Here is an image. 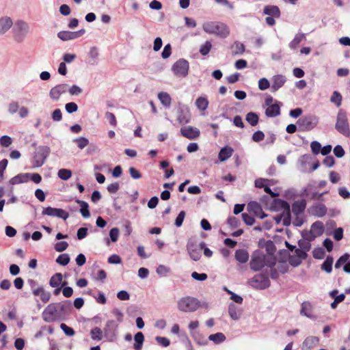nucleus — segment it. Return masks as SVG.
I'll list each match as a JSON object with an SVG mask.
<instances>
[{
  "mask_svg": "<svg viewBox=\"0 0 350 350\" xmlns=\"http://www.w3.org/2000/svg\"><path fill=\"white\" fill-rule=\"evenodd\" d=\"M306 206V201L300 200L295 201L292 204V212L295 215H299L303 213Z\"/></svg>",
  "mask_w": 350,
  "mask_h": 350,
  "instance_id": "obj_23",
  "label": "nucleus"
},
{
  "mask_svg": "<svg viewBox=\"0 0 350 350\" xmlns=\"http://www.w3.org/2000/svg\"><path fill=\"white\" fill-rule=\"evenodd\" d=\"M12 19L7 16L0 17V36L4 35L13 26Z\"/></svg>",
  "mask_w": 350,
  "mask_h": 350,
  "instance_id": "obj_19",
  "label": "nucleus"
},
{
  "mask_svg": "<svg viewBox=\"0 0 350 350\" xmlns=\"http://www.w3.org/2000/svg\"><path fill=\"white\" fill-rule=\"evenodd\" d=\"M194 341L200 346H206L208 345V340L199 332H195L191 334Z\"/></svg>",
  "mask_w": 350,
  "mask_h": 350,
  "instance_id": "obj_40",
  "label": "nucleus"
},
{
  "mask_svg": "<svg viewBox=\"0 0 350 350\" xmlns=\"http://www.w3.org/2000/svg\"><path fill=\"white\" fill-rule=\"evenodd\" d=\"M118 324L113 320L108 321L103 329L105 336L110 341L116 336Z\"/></svg>",
  "mask_w": 350,
  "mask_h": 350,
  "instance_id": "obj_17",
  "label": "nucleus"
},
{
  "mask_svg": "<svg viewBox=\"0 0 350 350\" xmlns=\"http://www.w3.org/2000/svg\"><path fill=\"white\" fill-rule=\"evenodd\" d=\"M319 119L314 115H308L299 118L297 125L301 131H310L317 125Z\"/></svg>",
  "mask_w": 350,
  "mask_h": 350,
  "instance_id": "obj_9",
  "label": "nucleus"
},
{
  "mask_svg": "<svg viewBox=\"0 0 350 350\" xmlns=\"http://www.w3.org/2000/svg\"><path fill=\"white\" fill-rule=\"evenodd\" d=\"M65 109L68 113H72L77 111L78 106L75 103L70 102L66 104Z\"/></svg>",
  "mask_w": 350,
  "mask_h": 350,
  "instance_id": "obj_60",
  "label": "nucleus"
},
{
  "mask_svg": "<svg viewBox=\"0 0 350 350\" xmlns=\"http://www.w3.org/2000/svg\"><path fill=\"white\" fill-rule=\"evenodd\" d=\"M234 150L228 146L222 148L218 154V159L220 162H224L228 159L232 155Z\"/></svg>",
  "mask_w": 350,
  "mask_h": 350,
  "instance_id": "obj_25",
  "label": "nucleus"
},
{
  "mask_svg": "<svg viewBox=\"0 0 350 350\" xmlns=\"http://www.w3.org/2000/svg\"><path fill=\"white\" fill-rule=\"evenodd\" d=\"M312 152L314 154H318L321 150V145L319 142L313 141L310 144Z\"/></svg>",
  "mask_w": 350,
  "mask_h": 350,
  "instance_id": "obj_56",
  "label": "nucleus"
},
{
  "mask_svg": "<svg viewBox=\"0 0 350 350\" xmlns=\"http://www.w3.org/2000/svg\"><path fill=\"white\" fill-rule=\"evenodd\" d=\"M55 304L57 308L60 317H62L63 314H67L71 306V302L68 300L55 303Z\"/></svg>",
  "mask_w": 350,
  "mask_h": 350,
  "instance_id": "obj_27",
  "label": "nucleus"
},
{
  "mask_svg": "<svg viewBox=\"0 0 350 350\" xmlns=\"http://www.w3.org/2000/svg\"><path fill=\"white\" fill-rule=\"evenodd\" d=\"M204 243L202 242L198 247L192 242H188L187 245V250L192 260L194 261L198 260L201 257V250L204 247Z\"/></svg>",
  "mask_w": 350,
  "mask_h": 350,
  "instance_id": "obj_15",
  "label": "nucleus"
},
{
  "mask_svg": "<svg viewBox=\"0 0 350 350\" xmlns=\"http://www.w3.org/2000/svg\"><path fill=\"white\" fill-rule=\"evenodd\" d=\"M275 265V258L269 254H265L262 252L256 251L253 253L250 262L251 269L258 271L265 266L273 267Z\"/></svg>",
  "mask_w": 350,
  "mask_h": 350,
  "instance_id": "obj_1",
  "label": "nucleus"
},
{
  "mask_svg": "<svg viewBox=\"0 0 350 350\" xmlns=\"http://www.w3.org/2000/svg\"><path fill=\"white\" fill-rule=\"evenodd\" d=\"M68 89V85L66 83H61L53 87L49 91V97L53 101L59 100L61 96L65 94Z\"/></svg>",
  "mask_w": 350,
  "mask_h": 350,
  "instance_id": "obj_14",
  "label": "nucleus"
},
{
  "mask_svg": "<svg viewBox=\"0 0 350 350\" xmlns=\"http://www.w3.org/2000/svg\"><path fill=\"white\" fill-rule=\"evenodd\" d=\"M319 342V339L317 336H310L307 337L302 344V349L304 350L311 349L316 347Z\"/></svg>",
  "mask_w": 350,
  "mask_h": 350,
  "instance_id": "obj_24",
  "label": "nucleus"
},
{
  "mask_svg": "<svg viewBox=\"0 0 350 350\" xmlns=\"http://www.w3.org/2000/svg\"><path fill=\"white\" fill-rule=\"evenodd\" d=\"M12 141L11 137L8 135H3L0 138V144L2 146L8 147L12 144Z\"/></svg>",
  "mask_w": 350,
  "mask_h": 350,
  "instance_id": "obj_64",
  "label": "nucleus"
},
{
  "mask_svg": "<svg viewBox=\"0 0 350 350\" xmlns=\"http://www.w3.org/2000/svg\"><path fill=\"white\" fill-rule=\"evenodd\" d=\"M62 274L60 273H57L51 278L49 280V284L53 288L58 287L59 286H65L66 284V282H62Z\"/></svg>",
  "mask_w": 350,
  "mask_h": 350,
  "instance_id": "obj_29",
  "label": "nucleus"
},
{
  "mask_svg": "<svg viewBox=\"0 0 350 350\" xmlns=\"http://www.w3.org/2000/svg\"><path fill=\"white\" fill-rule=\"evenodd\" d=\"M247 210L260 219H263L267 217V215L262 211L260 205L256 202H250L247 204Z\"/></svg>",
  "mask_w": 350,
  "mask_h": 350,
  "instance_id": "obj_21",
  "label": "nucleus"
},
{
  "mask_svg": "<svg viewBox=\"0 0 350 350\" xmlns=\"http://www.w3.org/2000/svg\"><path fill=\"white\" fill-rule=\"evenodd\" d=\"M264 14L269 15L271 16H274L276 18H279L280 16V11L278 6L276 5H267L265 7L263 10Z\"/></svg>",
  "mask_w": 350,
  "mask_h": 350,
  "instance_id": "obj_32",
  "label": "nucleus"
},
{
  "mask_svg": "<svg viewBox=\"0 0 350 350\" xmlns=\"http://www.w3.org/2000/svg\"><path fill=\"white\" fill-rule=\"evenodd\" d=\"M189 69V62L185 59L177 60L172 66L174 75L180 78H185L188 75Z\"/></svg>",
  "mask_w": 350,
  "mask_h": 350,
  "instance_id": "obj_7",
  "label": "nucleus"
},
{
  "mask_svg": "<svg viewBox=\"0 0 350 350\" xmlns=\"http://www.w3.org/2000/svg\"><path fill=\"white\" fill-rule=\"evenodd\" d=\"M270 87V82L266 78H261L258 81V88L260 90H265Z\"/></svg>",
  "mask_w": 350,
  "mask_h": 350,
  "instance_id": "obj_53",
  "label": "nucleus"
},
{
  "mask_svg": "<svg viewBox=\"0 0 350 350\" xmlns=\"http://www.w3.org/2000/svg\"><path fill=\"white\" fill-rule=\"evenodd\" d=\"M158 98L165 107L169 108L170 107L172 103V98L168 93L165 92H161L159 93Z\"/></svg>",
  "mask_w": 350,
  "mask_h": 350,
  "instance_id": "obj_34",
  "label": "nucleus"
},
{
  "mask_svg": "<svg viewBox=\"0 0 350 350\" xmlns=\"http://www.w3.org/2000/svg\"><path fill=\"white\" fill-rule=\"evenodd\" d=\"M42 317L47 323L54 322L61 318L55 303L50 304L45 308L42 313Z\"/></svg>",
  "mask_w": 350,
  "mask_h": 350,
  "instance_id": "obj_8",
  "label": "nucleus"
},
{
  "mask_svg": "<svg viewBox=\"0 0 350 350\" xmlns=\"http://www.w3.org/2000/svg\"><path fill=\"white\" fill-rule=\"evenodd\" d=\"M342 96L338 91H334L330 98V101L337 107H339L342 103Z\"/></svg>",
  "mask_w": 350,
  "mask_h": 350,
  "instance_id": "obj_44",
  "label": "nucleus"
},
{
  "mask_svg": "<svg viewBox=\"0 0 350 350\" xmlns=\"http://www.w3.org/2000/svg\"><path fill=\"white\" fill-rule=\"evenodd\" d=\"M51 152V149L46 146H39L34 152L32 159V165L33 167H40L45 162Z\"/></svg>",
  "mask_w": 350,
  "mask_h": 350,
  "instance_id": "obj_6",
  "label": "nucleus"
},
{
  "mask_svg": "<svg viewBox=\"0 0 350 350\" xmlns=\"http://www.w3.org/2000/svg\"><path fill=\"white\" fill-rule=\"evenodd\" d=\"M120 230L118 228H113L109 231L110 239L112 242H116L118 239Z\"/></svg>",
  "mask_w": 350,
  "mask_h": 350,
  "instance_id": "obj_55",
  "label": "nucleus"
},
{
  "mask_svg": "<svg viewBox=\"0 0 350 350\" xmlns=\"http://www.w3.org/2000/svg\"><path fill=\"white\" fill-rule=\"evenodd\" d=\"M209 102L206 96H201L197 98L195 101V105L197 109L201 112H204L208 107Z\"/></svg>",
  "mask_w": 350,
  "mask_h": 350,
  "instance_id": "obj_26",
  "label": "nucleus"
},
{
  "mask_svg": "<svg viewBox=\"0 0 350 350\" xmlns=\"http://www.w3.org/2000/svg\"><path fill=\"white\" fill-rule=\"evenodd\" d=\"M241 216H242L243 221L247 225L252 226L254 224L255 220L252 216L250 215L249 214H247L246 213H243Z\"/></svg>",
  "mask_w": 350,
  "mask_h": 350,
  "instance_id": "obj_62",
  "label": "nucleus"
},
{
  "mask_svg": "<svg viewBox=\"0 0 350 350\" xmlns=\"http://www.w3.org/2000/svg\"><path fill=\"white\" fill-rule=\"evenodd\" d=\"M170 269L165 265H159L157 268L156 272L158 275L161 276H165L169 272Z\"/></svg>",
  "mask_w": 350,
  "mask_h": 350,
  "instance_id": "obj_54",
  "label": "nucleus"
},
{
  "mask_svg": "<svg viewBox=\"0 0 350 350\" xmlns=\"http://www.w3.org/2000/svg\"><path fill=\"white\" fill-rule=\"evenodd\" d=\"M248 284L256 289H265L270 286L269 278L262 274L256 275L248 280Z\"/></svg>",
  "mask_w": 350,
  "mask_h": 350,
  "instance_id": "obj_10",
  "label": "nucleus"
},
{
  "mask_svg": "<svg viewBox=\"0 0 350 350\" xmlns=\"http://www.w3.org/2000/svg\"><path fill=\"white\" fill-rule=\"evenodd\" d=\"M275 202L282 209H283V212L281 214V219L282 220L283 225L285 226H288L291 223V208L289 204L286 201L280 199L276 200Z\"/></svg>",
  "mask_w": 350,
  "mask_h": 350,
  "instance_id": "obj_11",
  "label": "nucleus"
},
{
  "mask_svg": "<svg viewBox=\"0 0 350 350\" xmlns=\"http://www.w3.org/2000/svg\"><path fill=\"white\" fill-rule=\"evenodd\" d=\"M235 258L241 263H245L249 259V254L244 250H238L235 252Z\"/></svg>",
  "mask_w": 350,
  "mask_h": 350,
  "instance_id": "obj_39",
  "label": "nucleus"
},
{
  "mask_svg": "<svg viewBox=\"0 0 350 350\" xmlns=\"http://www.w3.org/2000/svg\"><path fill=\"white\" fill-rule=\"evenodd\" d=\"M69 262L70 257L67 254H61L56 259V262L62 266L67 265L69 263Z\"/></svg>",
  "mask_w": 350,
  "mask_h": 350,
  "instance_id": "obj_48",
  "label": "nucleus"
},
{
  "mask_svg": "<svg viewBox=\"0 0 350 350\" xmlns=\"http://www.w3.org/2000/svg\"><path fill=\"white\" fill-rule=\"evenodd\" d=\"M29 178L30 173L19 174L12 178L10 180V183L12 185L27 183Z\"/></svg>",
  "mask_w": 350,
  "mask_h": 350,
  "instance_id": "obj_30",
  "label": "nucleus"
},
{
  "mask_svg": "<svg viewBox=\"0 0 350 350\" xmlns=\"http://www.w3.org/2000/svg\"><path fill=\"white\" fill-rule=\"evenodd\" d=\"M85 33V29H81L77 31H61L57 33V37L63 41H68L77 39Z\"/></svg>",
  "mask_w": 350,
  "mask_h": 350,
  "instance_id": "obj_16",
  "label": "nucleus"
},
{
  "mask_svg": "<svg viewBox=\"0 0 350 350\" xmlns=\"http://www.w3.org/2000/svg\"><path fill=\"white\" fill-rule=\"evenodd\" d=\"M306 39L305 34L303 33H297L293 40L289 43L288 46L293 50H295L299 43Z\"/></svg>",
  "mask_w": 350,
  "mask_h": 350,
  "instance_id": "obj_36",
  "label": "nucleus"
},
{
  "mask_svg": "<svg viewBox=\"0 0 350 350\" xmlns=\"http://www.w3.org/2000/svg\"><path fill=\"white\" fill-rule=\"evenodd\" d=\"M280 114V107L278 103L267 107L265 115L269 118H273Z\"/></svg>",
  "mask_w": 350,
  "mask_h": 350,
  "instance_id": "obj_31",
  "label": "nucleus"
},
{
  "mask_svg": "<svg viewBox=\"0 0 350 350\" xmlns=\"http://www.w3.org/2000/svg\"><path fill=\"white\" fill-rule=\"evenodd\" d=\"M177 308L183 312H194L200 308V301L191 296L183 297L178 301Z\"/></svg>",
  "mask_w": 350,
  "mask_h": 350,
  "instance_id": "obj_3",
  "label": "nucleus"
},
{
  "mask_svg": "<svg viewBox=\"0 0 350 350\" xmlns=\"http://www.w3.org/2000/svg\"><path fill=\"white\" fill-rule=\"evenodd\" d=\"M333 262V258L331 256H327L321 265V269L325 271L327 273H331L332 270Z\"/></svg>",
  "mask_w": 350,
  "mask_h": 350,
  "instance_id": "obj_43",
  "label": "nucleus"
},
{
  "mask_svg": "<svg viewBox=\"0 0 350 350\" xmlns=\"http://www.w3.org/2000/svg\"><path fill=\"white\" fill-rule=\"evenodd\" d=\"M135 343L133 348L135 350H141L142 349L143 343L144 341V336L142 332H137L134 336Z\"/></svg>",
  "mask_w": 350,
  "mask_h": 350,
  "instance_id": "obj_37",
  "label": "nucleus"
},
{
  "mask_svg": "<svg viewBox=\"0 0 350 350\" xmlns=\"http://www.w3.org/2000/svg\"><path fill=\"white\" fill-rule=\"evenodd\" d=\"M310 229L317 237L323 234L324 232V225L323 222L317 221L312 224Z\"/></svg>",
  "mask_w": 350,
  "mask_h": 350,
  "instance_id": "obj_38",
  "label": "nucleus"
},
{
  "mask_svg": "<svg viewBox=\"0 0 350 350\" xmlns=\"http://www.w3.org/2000/svg\"><path fill=\"white\" fill-rule=\"evenodd\" d=\"M76 202L80 206V213L81 215L84 218H89L90 217V213L88 204L81 200H77Z\"/></svg>",
  "mask_w": 350,
  "mask_h": 350,
  "instance_id": "obj_35",
  "label": "nucleus"
},
{
  "mask_svg": "<svg viewBox=\"0 0 350 350\" xmlns=\"http://www.w3.org/2000/svg\"><path fill=\"white\" fill-rule=\"evenodd\" d=\"M68 246V243L66 241H59L55 245V250L57 252H62L65 251Z\"/></svg>",
  "mask_w": 350,
  "mask_h": 350,
  "instance_id": "obj_57",
  "label": "nucleus"
},
{
  "mask_svg": "<svg viewBox=\"0 0 350 350\" xmlns=\"http://www.w3.org/2000/svg\"><path fill=\"white\" fill-rule=\"evenodd\" d=\"M73 141L77 144V146L80 149H83L89 144V140L84 137L76 138Z\"/></svg>",
  "mask_w": 350,
  "mask_h": 350,
  "instance_id": "obj_52",
  "label": "nucleus"
},
{
  "mask_svg": "<svg viewBox=\"0 0 350 350\" xmlns=\"http://www.w3.org/2000/svg\"><path fill=\"white\" fill-rule=\"evenodd\" d=\"M19 107L18 102L13 100L9 103L8 111L10 114H14L18 111Z\"/></svg>",
  "mask_w": 350,
  "mask_h": 350,
  "instance_id": "obj_51",
  "label": "nucleus"
},
{
  "mask_svg": "<svg viewBox=\"0 0 350 350\" xmlns=\"http://www.w3.org/2000/svg\"><path fill=\"white\" fill-rule=\"evenodd\" d=\"M350 258V255L347 253L343 254L342 256L339 258V259L336 261L335 264V268L339 269L341 266H344L345 263L349 260Z\"/></svg>",
  "mask_w": 350,
  "mask_h": 350,
  "instance_id": "obj_49",
  "label": "nucleus"
},
{
  "mask_svg": "<svg viewBox=\"0 0 350 350\" xmlns=\"http://www.w3.org/2000/svg\"><path fill=\"white\" fill-rule=\"evenodd\" d=\"M202 28L206 33L215 34L221 38H226L230 33L228 27L225 24L220 22H205L202 25Z\"/></svg>",
  "mask_w": 350,
  "mask_h": 350,
  "instance_id": "obj_2",
  "label": "nucleus"
},
{
  "mask_svg": "<svg viewBox=\"0 0 350 350\" xmlns=\"http://www.w3.org/2000/svg\"><path fill=\"white\" fill-rule=\"evenodd\" d=\"M42 215H48L51 217H56L57 218H61L64 220H66L69 217L68 213L64 211V209L53 208L51 206L44 208L42 211Z\"/></svg>",
  "mask_w": 350,
  "mask_h": 350,
  "instance_id": "obj_13",
  "label": "nucleus"
},
{
  "mask_svg": "<svg viewBox=\"0 0 350 350\" xmlns=\"http://www.w3.org/2000/svg\"><path fill=\"white\" fill-rule=\"evenodd\" d=\"M313 306L309 301H304L301 306L300 314L309 319H314L315 317L312 314Z\"/></svg>",
  "mask_w": 350,
  "mask_h": 350,
  "instance_id": "obj_22",
  "label": "nucleus"
},
{
  "mask_svg": "<svg viewBox=\"0 0 350 350\" xmlns=\"http://www.w3.org/2000/svg\"><path fill=\"white\" fill-rule=\"evenodd\" d=\"M226 339L225 335L221 332L211 334L208 336V340L217 345L224 342Z\"/></svg>",
  "mask_w": 350,
  "mask_h": 350,
  "instance_id": "obj_41",
  "label": "nucleus"
},
{
  "mask_svg": "<svg viewBox=\"0 0 350 350\" xmlns=\"http://www.w3.org/2000/svg\"><path fill=\"white\" fill-rule=\"evenodd\" d=\"M233 49V53L235 55H240L244 53L245 46L239 42H235L232 46Z\"/></svg>",
  "mask_w": 350,
  "mask_h": 350,
  "instance_id": "obj_47",
  "label": "nucleus"
},
{
  "mask_svg": "<svg viewBox=\"0 0 350 350\" xmlns=\"http://www.w3.org/2000/svg\"><path fill=\"white\" fill-rule=\"evenodd\" d=\"M155 340L162 347H167L170 345V341L167 338L157 336Z\"/></svg>",
  "mask_w": 350,
  "mask_h": 350,
  "instance_id": "obj_61",
  "label": "nucleus"
},
{
  "mask_svg": "<svg viewBox=\"0 0 350 350\" xmlns=\"http://www.w3.org/2000/svg\"><path fill=\"white\" fill-rule=\"evenodd\" d=\"M335 128L343 135L347 137L350 135V129L347 115L346 111L343 109H340L338 112Z\"/></svg>",
  "mask_w": 350,
  "mask_h": 350,
  "instance_id": "obj_5",
  "label": "nucleus"
},
{
  "mask_svg": "<svg viewBox=\"0 0 350 350\" xmlns=\"http://www.w3.org/2000/svg\"><path fill=\"white\" fill-rule=\"evenodd\" d=\"M29 29L30 27L27 22L23 20L16 21L13 25L14 40L17 42H22L29 33Z\"/></svg>",
  "mask_w": 350,
  "mask_h": 350,
  "instance_id": "obj_4",
  "label": "nucleus"
},
{
  "mask_svg": "<svg viewBox=\"0 0 350 350\" xmlns=\"http://www.w3.org/2000/svg\"><path fill=\"white\" fill-rule=\"evenodd\" d=\"M58 177L64 180H68L72 176V172L68 169H60L58 171Z\"/></svg>",
  "mask_w": 350,
  "mask_h": 350,
  "instance_id": "obj_45",
  "label": "nucleus"
},
{
  "mask_svg": "<svg viewBox=\"0 0 350 350\" xmlns=\"http://www.w3.org/2000/svg\"><path fill=\"white\" fill-rule=\"evenodd\" d=\"M228 313L232 319L237 321L240 319L242 311L238 309L234 304H230L228 307Z\"/></svg>",
  "mask_w": 350,
  "mask_h": 350,
  "instance_id": "obj_33",
  "label": "nucleus"
},
{
  "mask_svg": "<svg viewBox=\"0 0 350 350\" xmlns=\"http://www.w3.org/2000/svg\"><path fill=\"white\" fill-rule=\"evenodd\" d=\"M286 79L282 75H277L271 78V89L272 92H276L285 83Z\"/></svg>",
  "mask_w": 350,
  "mask_h": 350,
  "instance_id": "obj_20",
  "label": "nucleus"
},
{
  "mask_svg": "<svg viewBox=\"0 0 350 350\" xmlns=\"http://www.w3.org/2000/svg\"><path fill=\"white\" fill-rule=\"evenodd\" d=\"M311 213L312 215L321 217L327 213V208L323 204H317L311 208Z\"/></svg>",
  "mask_w": 350,
  "mask_h": 350,
  "instance_id": "obj_28",
  "label": "nucleus"
},
{
  "mask_svg": "<svg viewBox=\"0 0 350 350\" xmlns=\"http://www.w3.org/2000/svg\"><path fill=\"white\" fill-rule=\"evenodd\" d=\"M102 332V330L98 327L93 328L90 332L92 339L94 340H100L103 338Z\"/></svg>",
  "mask_w": 350,
  "mask_h": 350,
  "instance_id": "obj_46",
  "label": "nucleus"
},
{
  "mask_svg": "<svg viewBox=\"0 0 350 350\" xmlns=\"http://www.w3.org/2000/svg\"><path fill=\"white\" fill-rule=\"evenodd\" d=\"M212 44L211 42L206 41L204 44L201 45L200 48V53L202 55H206L211 51Z\"/></svg>",
  "mask_w": 350,
  "mask_h": 350,
  "instance_id": "obj_50",
  "label": "nucleus"
},
{
  "mask_svg": "<svg viewBox=\"0 0 350 350\" xmlns=\"http://www.w3.org/2000/svg\"><path fill=\"white\" fill-rule=\"evenodd\" d=\"M180 132L183 137L189 139H196L200 135V130L198 128L191 126L182 127Z\"/></svg>",
  "mask_w": 350,
  "mask_h": 350,
  "instance_id": "obj_18",
  "label": "nucleus"
},
{
  "mask_svg": "<svg viewBox=\"0 0 350 350\" xmlns=\"http://www.w3.org/2000/svg\"><path fill=\"white\" fill-rule=\"evenodd\" d=\"M60 328L66 336H72L75 335V331L72 327L67 326L65 323L60 325Z\"/></svg>",
  "mask_w": 350,
  "mask_h": 350,
  "instance_id": "obj_58",
  "label": "nucleus"
},
{
  "mask_svg": "<svg viewBox=\"0 0 350 350\" xmlns=\"http://www.w3.org/2000/svg\"><path fill=\"white\" fill-rule=\"evenodd\" d=\"M191 114L189 108L183 105L179 104L176 110V120L180 124H186L191 121Z\"/></svg>",
  "mask_w": 350,
  "mask_h": 350,
  "instance_id": "obj_12",
  "label": "nucleus"
},
{
  "mask_svg": "<svg viewBox=\"0 0 350 350\" xmlns=\"http://www.w3.org/2000/svg\"><path fill=\"white\" fill-rule=\"evenodd\" d=\"M185 217V212L184 211H181L175 219V226L176 227H180L183 225Z\"/></svg>",
  "mask_w": 350,
  "mask_h": 350,
  "instance_id": "obj_59",
  "label": "nucleus"
},
{
  "mask_svg": "<svg viewBox=\"0 0 350 350\" xmlns=\"http://www.w3.org/2000/svg\"><path fill=\"white\" fill-rule=\"evenodd\" d=\"M171 54H172V47L170 44H167L163 48V50L161 53V57L163 59H167L171 55Z\"/></svg>",
  "mask_w": 350,
  "mask_h": 350,
  "instance_id": "obj_63",
  "label": "nucleus"
},
{
  "mask_svg": "<svg viewBox=\"0 0 350 350\" xmlns=\"http://www.w3.org/2000/svg\"><path fill=\"white\" fill-rule=\"evenodd\" d=\"M245 120L251 126H254L258 124L259 117L254 112H249L246 115Z\"/></svg>",
  "mask_w": 350,
  "mask_h": 350,
  "instance_id": "obj_42",
  "label": "nucleus"
}]
</instances>
